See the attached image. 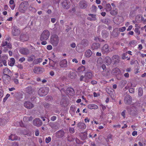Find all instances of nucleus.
<instances>
[{"label":"nucleus","instance_id":"f257e3e1","mask_svg":"<svg viewBox=\"0 0 146 146\" xmlns=\"http://www.w3.org/2000/svg\"><path fill=\"white\" fill-rule=\"evenodd\" d=\"M29 3L27 1H24L21 3L19 5L18 9L19 12L25 13L28 9Z\"/></svg>","mask_w":146,"mask_h":146},{"label":"nucleus","instance_id":"f03ea898","mask_svg":"<svg viewBox=\"0 0 146 146\" xmlns=\"http://www.w3.org/2000/svg\"><path fill=\"white\" fill-rule=\"evenodd\" d=\"M59 41L58 36L55 35H52L50 36V42L54 46H56L58 45Z\"/></svg>","mask_w":146,"mask_h":146},{"label":"nucleus","instance_id":"7ed1b4c3","mask_svg":"<svg viewBox=\"0 0 146 146\" xmlns=\"http://www.w3.org/2000/svg\"><path fill=\"white\" fill-rule=\"evenodd\" d=\"M50 36V33L48 30H45L42 33L40 39L41 41L46 40L48 39Z\"/></svg>","mask_w":146,"mask_h":146},{"label":"nucleus","instance_id":"20e7f679","mask_svg":"<svg viewBox=\"0 0 146 146\" xmlns=\"http://www.w3.org/2000/svg\"><path fill=\"white\" fill-rule=\"evenodd\" d=\"M49 90V88L48 87L41 88L38 90V94L40 96H44L48 94Z\"/></svg>","mask_w":146,"mask_h":146},{"label":"nucleus","instance_id":"39448f33","mask_svg":"<svg viewBox=\"0 0 146 146\" xmlns=\"http://www.w3.org/2000/svg\"><path fill=\"white\" fill-rule=\"evenodd\" d=\"M92 72L90 71L86 72L84 75L85 80L84 81L86 83L88 82H89V80L92 78Z\"/></svg>","mask_w":146,"mask_h":146},{"label":"nucleus","instance_id":"423d86ee","mask_svg":"<svg viewBox=\"0 0 146 146\" xmlns=\"http://www.w3.org/2000/svg\"><path fill=\"white\" fill-rule=\"evenodd\" d=\"M49 60L50 61L49 64V66L48 67L51 69H54L57 71H58V72H59L60 70L58 64H56V63H54L53 65H52L50 63V61H53V60L50 58H49Z\"/></svg>","mask_w":146,"mask_h":146},{"label":"nucleus","instance_id":"0eeeda50","mask_svg":"<svg viewBox=\"0 0 146 146\" xmlns=\"http://www.w3.org/2000/svg\"><path fill=\"white\" fill-rule=\"evenodd\" d=\"M44 71V69L40 67H35L33 69L34 72L37 74H42Z\"/></svg>","mask_w":146,"mask_h":146},{"label":"nucleus","instance_id":"6e6552de","mask_svg":"<svg viewBox=\"0 0 146 146\" xmlns=\"http://www.w3.org/2000/svg\"><path fill=\"white\" fill-rule=\"evenodd\" d=\"M59 66L61 68H66L68 66V62L66 59L61 60L59 63Z\"/></svg>","mask_w":146,"mask_h":146},{"label":"nucleus","instance_id":"1a4fd4ad","mask_svg":"<svg viewBox=\"0 0 146 146\" xmlns=\"http://www.w3.org/2000/svg\"><path fill=\"white\" fill-rule=\"evenodd\" d=\"M33 124L37 127H39L42 125V122L39 118H36L33 120Z\"/></svg>","mask_w":146,"mask_h":146},{"label":"nucleus","instance_id":"9d476101","mask_svg":"<svg viewBox=\"0 0 146 146\" xmlns=\"http://www.w3.org/2000/svg\"><path fill=\"white\" fill-rule=\"evenodd\" d=\"M124 102L126 104H129L132 102V97L129 95L126 96L125 97Z\"/></svg>","mask_w":146,"mask_h":146},{"label":"nucleus","instance_id":"9b49d317","mask_svg":"<svg viewBox=\"0 0 146 146\" xmlns=\"http://www.w3.org/2000/svg\"><path fill=\"white\" fill-rule=\"evenodd\" d=\"M24 106L25 108L28 109H31L34 107L32 103L28 101H25L24 103Z\"/></svg>","mask_w":146,"mask_h":146},{"label":"nucleus","instance_id":"f8f14e48","mask_svg":"<svg viewBox=\"0 0 146 146\" xmlns=\"http://www.w3.org/2000/svg\"><path fill=\"white\" fill-rule=\"evenodd\" d=\"M101 50L103 53H107L110 51L108 45L107 44L104 45L102 47Z\"/></svg>","mask_w":146,"mask_h":146},{"label":"nucleus","instance_id":"ddd939ff","mask_svg":"<svg viewBox=\"0 0 146 146\" xmlns=\"http://www.w3.org/2000/svg\"><path fill=\"white\" fill-rule=\"evenodd\" d=\"M70 5V1L68 0H65L63 1L62 3V5L63 7L66 9H68Z\"/></svg>","mask_w":146,"mask_h":146},{"label":"nucleus","instance_id":"4468645a","mask_svg":"<svg viewBox=\"0 0 146 146\" xmlns=\"http://www.w3.org/2000/svg\"><path fill=\"white\" fill-rule=\"evenodd\" d=\"M19 52L22 54L27 55L29 54V51L27 48H23L20 49Z\"/></svg>","mask_w":146,"mask_h":146},{"label":"nucleus","instance_id":"2eb2a0df","mask_svg":"<svg viewBox=\"0 0 146 146\" xmlns=\"http://www.w3.org/2000/svg\"><path fill=\"white\" fill-rule=\"evenodd\" d=\"M20 33V30L18 29L14 28L13 29L12 31V34L14 36L18 35Z\"/></svg>","mask_w":146,"mask_h":146},{"label":"nucleus","instance_id":"dca6fc26","mask_svg":"<svg viewBox=\"0 0 146 146\" xmlns=\"http://www.w3.org/2000/svg\"><path fill=\"white\" fill-rule=\"evenodd\" d=\"M79 5L80 8L83 9H85L87 6V4L85 1H81L79 3Z\"/></svg>","mask_w":146,"mask_h":146},{"label":"nucleus","instance_id":"f3484780","mask_svg":"<svg viewBox=\"0 0 146 146\" xmlns=\"http://www.w3.org/2000/svg\"><path fill=\"white\" fill-rule=\"evenodd\" d=\"M104 61L105 63L107 65H109L111 63V58L108 56L106 57L104 60Z\"/></svg>","mask_w":146,"mask_h":146},{"label":"nucleus","instance_id":"a211bd4d","mask_svg":"<svg viewBox=\"0 0 146 146\" xmlns=\"http://www.w3.org/2000/svg\"><path fill=\"white\" fill-rule=\"evenodd\" d=\"M11 72V71L8 68H6L4 70L3 73L6 76V77L9 79L10 78V76H8L7 74H9V73Z\"/></svg>","mask_w":146,"mask_h":146},{"label":"nucleus","instance_id":"6ab92c4d","mask_svg":"<svg viewBox=\"0 0 146 146\" xmlns=\"http://www.w3.org/2000/svg\"><path fill=\"white\" fill-rule=\"evenodd\" d=\"M29 38L28 36L26 35H21L20 36V39L22 41H27Z\"/></svg>","mask_w":146,"mask_h":146},{"label":"nucleus","instance_id":"aec40b11","mask_svg":"<svg viewBox=\"0 0 146 146\" xmlns=\"http://www.w3.org/2000/svg\"><path fill=\"white\" fill-rule=\"evenodd\" d=\"M19 139V138L15 135L11 134L9 137V139L12 141L18 140Z\"/></svg>","mask_w":146,"mask_h":146},{"label":"nucleus","instance_id":"412c9836","mask_svg":"<svg viewBox=\"0 0 146 146\" xmlns=\"http://www.w3.org/2000/svg\"><path fill=\"white\" fill-rule=\"evenodd\" d=\"M26 92L29 94H31L33 93V89L31 86H29L26 88L25 89Z\"/></svg>","mask_w":146,"mask_h":146},{"label":"nucleus","instance_id":"4be33fe9","mask_svg":"<svg viewBox=\"0 0 146 146\" xmlns=\"http://www.w3.org/2000/svg\"><path fill=\"white\" fill-rule=\"evenodd\" d=\"M65 133L63 130H61L56 133V135L59 137H62L64 135Z\"/></svg>","mask_w":146,"mask_h":146},{"label":"nucleus","instance_id":"5701e85b","mask_svg":"<svg viewBox=\"0 0 146 146\" xmlns=\"http://www.w3.org/2000/svg\"><path fill=\"white\" fill-rule=\"evenodd\" d=\"M77 126L78 127L82 129H85L86 127V125L83 123H79Z\"/></svg>","mask_w":146,"mask_h":146},{"label":"nucleus","instance_id":"b1692460","mask_svg":"<svg viewBox=\"0 0 146 146\" xmlns=\"http://www.w3.org/2000/svg\"><path fill=\"white\" fill-rule=\"evenodd\" d=\"M88 108L90 109H96L98 108V106L95 104H90L88 106Z\"/></svg>","mask_w":146,"mask_h":146},{"label":"nucleus","instance_id":"393cba45","mask_svg":"<svg viewBox=\"0 0 146 146\" xmlns=\"http://www.w3.org/2000/svg\"><path fill=\"white\" fill-rule=\"evenodd\" d=\"M85 70V68L83 66L79 67L77 70V72L79 74H80L83 72Z\"/></svg>","mask_w":146,"mask_h":146},{"label":"nucleus","instance_id":"a878e982","mask_svg":"<svg viewBox=\"0 0 146 146\" xmlns=\"http://www.w3.org/2000/svg\"><path fill=\"white\" fill-rule=\"evenodd\" d=\"M100 47V44L98 43H93L92 45V48L93 49H97Z\"/></svg>","mask_w":146,"mask_h":146},{"label":"nucleus","instance_id":"bb28decb","mask_svg":"<svg viewBox=\"0 0 146 146\" xmlns=\"http://www.w3.org/2000/svg\"><path fill=\"white\" fill-rule=\"evenodd\" d=\"M117 11L118 9L117 8H115L111 10L110 11V13L112 15H115L117 14Z\"/></svg>","mask_w":146,"mask_h":146},{"label":"nucleus","instance_id":"cd10ccee","mask_svg":"<svg viewBox=\"0 0 146 146\" xmlns=\"http://www.w3.org/2000/svg\"><path fill=\"white\" fill-rule=\"evenodd\" d=\"M92 54V52L90 50H87L85 52V56L87 57H90Z\"/></svg>","mask_w":146,"mask_h":146},{"label":"nucleus","instance_id":"c85d7f7f","mask_svg":"<svg viewBox=\"0 0 146 146\" xmlns=\"http://www.w3.org/2000/svg\"><path fill=\"white\" fill-rule=\"evenodd\" d=\"M105 9L106 12L110 11L111 10V7L110 3H107L105 5Z\"/></svg>","mask_w":146,"mask_h":146},{"label":"nucleus","instance_id":"c756f323","mask_svg":"<svg viewBox=\"0 0 146 146\" xmlns=\"http://www.w3.org/2000/svg\"><path fill=\"white\" fill-rule=\"evenodd\" d=\"M76 76V73L74 72H70L68 74L69 77L72 79L74 78Z\"/></svg>","mask_w":146,"mask_h":146},{"label":"nucleus","instance_id":"7c9ffc66","mask_svg":"<svg viewBox=\"0 0 146 146\" xmlns=\"http://www.w3.org/2000/svg\"><path fill=\"white\" fill-rule=\"evenodd\" d=\"M102 37L104 38H106L109 35L108 33L105 30H103L102 31Z\"/></svg>","mask_w":146,"mask_h":146},{"label":"nucleus","instance_id":"2f4dec72","mask_svg":"<svg viewBox=\"0 0 146 146\" xmlns=\"http://www.w3.org/2000/svg\"><path fill=\"white\" fill-rule=\"evenodd\" d=\"M15 60L13 58H11L10 61L8 62V64L11 66H13L14 64Z\"/></svg>","mask_w":146,"mask_h":146},{"label":"nucleus","instance_id":"473e14b6","mask_svg":"<svg viewBox=\"0 0 146 146\" xmlns=\"http://www.w3.org/2000/svg\"><path fill=\"white\" fill-rule=\"evenodd\" d=\"M112 59L115 63L118 62L119 60V57L118 55H114L112 56Z\"/></svg>","mask_w":146,"mask_h":146},{"label":"nucleus","instance_id":"72a5a7b5","mask_svg":"<svg viewBox=\"0 0 146 146\" xmlns=\"http://www.w3.org/2000/svg\"><path fill=\"white\" fill-rule=\"evenodd\" d=\"M113 73H115L116 74H119L120 72V70L117 68H115L113 69L112 71Z\"/></svg>","mask_w":146,"mask_h":146},{"label":"nucleus","instance_id":"f704fd0d","mask_svg":"<svg viewBox=\"0 0 146 146\" xmlns=\"http://www.w3.org/2000/svg\"><path fill=\"white\" fill-rule=\"evenodd\" d=\"M129 44L131 46L134 47L137 44V42L135 40H132L129 42Z\"/></svg>","mask_w":146,"mask_h":146},{"label":"nucleus","instance_id":"c9c22d12","mask_svg":"<svg viewBox=\"0 0 146 146\" xmlns=\"http://www.w3.org/2000/svg\"><path fill=\"white\" fill-rule=\"evenodd\" d=\"M60 104L62 106L65 107L67 106V102L65 100H62L60 102Z\"/></svg>","mask_w":146,"mask_h":146},{"label":"nucleus","instance_id":"e433bc0d","mask_svg":"<svg viewBox=\"0 0 146 146\" xmlns=\"http://www.w3.org/2000/svg\"><path fill=\"white\" fill-rule=\"evenodd\" d=\"M74 93L73 89L72 88H68L67 90V93L70 95L73 94Z\"/></svg>","mask_w":146,"mask_h":146},{"label":"nucleus","instance_id":"4c0bfd02","mask_svg":"<svg viewBox=\"0 0 146 146\" xmlns=\"http://www.w3.org/2000/svg\"><path fill=\"white\" fill-rule=\"evenodd\" d=\"M134 32L137 35H139L140 34V32L139 28H136L135 29Z\"/></svg>","mask_w":146,"mask_h":146},{"label":"nucleus","instance_id":"58836bf2","mask_svg":"<svg viewBox=\"0 0 146 146\" xmlns=\"http://www.w3.org/2000/svg\"><path fill=\"white\" fill-rule=\"evenodd\" d=\"M118 35V34L115 30H114L111 34V35L114 37H117Z\"/></svg>","mask_w":146,"mask_h":146},{"label":"nucleus","instance_id":"ea45409f","mask_svg":"<svg viewBox=\"0 0 146 146\" xmlns=\"http://www.w3.org/2000/svg\"><path fill=\"white\" fill-rule=\"evenodd\" d=\"M89 15L91 16V18H90V19L91 20H95L96 19L95 15L94 14H89Z\"/></svg>","mask_w":146,"mask_h":146},{"label":"nucleus","instance_id":"a19ab883","mask_svg":"<svg viewBox=\"0 0 146 146\" xmlns=\"http://www.w3.org/2000/svg\"><path fill=\"white\" fill-rule=\"evenodd\" d=\"M126 29V28L125 27H123L119 29V31L121 32H123Z\"/></svg>","mask_w":146,"mask_h":146},{"label":"nucleus","instance_id":"79ce46f5","mask_svg":"<svg viewBox=\"0 0 146 146\" xmlns=\"http://www.w3.org/2000/svg\"><path fill=\"white\" fill-rule=\"evenodd\" d=\"M139 95L141 96L143 94V90L141 88H139L138 91Z\"/></svg>","mask_w":146,"mask_h":146},{"label":"nucleus","instance_id":"37998d69","mask_svg":"<svg viewBox=\"0 0 146 146\" xmlns=\"http://www.w3.org/2000/svg\"><path fill=\"white\" fill-rule=\"evenodd\" d=\"M103 62L102 59L101 58H99L98 60L97 63L98 64H101Z\"/></svg>","mask_w":146,"mask_h":146},{"label":"nucleus","instance_id":"c03bdc74","mask_svg":"<svg viewBox=\"0 0 146 146\" xmlns=\"http://www.w3.org/2000/svg\"><path fill=\"white\" fill-rule=\"evenodd\" d=\"M10 94H7L6 95L5 97L4 98L3 100V102H5L7 100V98L10 96Z\"/></svg>","mask_w":146,"mask_h":146},{"label":"nucleus","instance_id":"a18cd8bd","mask_svg":"<svg viewBox=\"0 0 146 146\" xmlns=\"http://www.w3.org/2000/svg\"><path fill=\"white\" fill-rule=\"evenodd\" d=\"M81 43L84 45H85L87 43V40L86 39L82 40L81 42Z\"/></svg>","mask_w":146,"mask_h":146},{"label":"nucleus","instance_id":"49530a36","mask_svg":"<svg viewBox=\"0 0 146 146\" xmlns=\"http://www.w3.org/2000/svg\"><path fill=\"white\" fill-rule=\"evenodd\" d=\"M23 119L24 120L27 119L28 121H30L32 120L33 118L31 116H30V117H24Z\"/></svg>","mask_w":146,"mask_h":146},{"label":"nucleus","instance_id":"de8ad7c7","mask_svg":"<svg viewBox=\"0 0 146 146\" xmlns=\"http://www.w3.org/2000/svg\"><path fill=\"white\" fill-rule=\"evenodd\" d=\"M51 140V138L50 137H49L48 138H46L45 139L46 142L47 143H49Z\"/></svg>","mask_w":146,"mask_h":146},{"label":"nucleus","instance_id":"09e8293b","mask_svg":"<svg viewBox=\"0 0 146 146\" xmlns=\"http://www.w3.org/2000/svg\"><path fill=\"white\" fill-rule=\"evenodd\" d=\"M69 131L70 133H73L75 132L74 129L73 128L70 127L69 129Z\"/></svg>","mask_w":146,"mask_h":146},{"label":"nucleus","instance_id":"8fccbe9b","mask_svg":"<svg viewBox=\"0 0 146 146\" xmlns=\"http://www.w3.org/2000/svg\"><path fill=\"white\" fill-rule=\"evenodd\" d=\"M42 61V59L41 58H39L38 59H37L36 61H35V62L36 64H38L40 62H41Z\"/></svg>","mask_w":146,"mask_h":146},{"label":"nucleus","instance_id":"3c124183","mask_svg":"<svg viewBox=\"0 0 146 146\" xmlns=\"http://www.w3.org/2000/svg\"><path fill=\"white\" fill-rule=\"evenodd\" d=\"M29 10L30 11H33L34 10H35V11H36V10L32 6H30L29 7V6L28 8Z\"/></svg>","mask_w":146,"mask_h":146},{"label":"nucleus","instance_id":"603ef678","mask_svg":"<svg viewBox=\"0 0 146 146\" xmlns=\"http://www.w3.org/2000/svg\"><path fill=\"white\" fill-rule=\"evenodd\" d=\"M7 42L6 41H3L2 42L1 46H7Z\"/></svg>","mask_w":146,"mask_h":146},{"label":"nucleus","instance_id":"864d4df0","mask_svg":"<svg viewBox=\"0 0 146 146\" xmlns=\"http://www.w3.org/2000/svg\"><path fill=\"white\" fill-rule=\"evenodd\" d=\"M127 55V53H124L123 54L122 56V58L123 59H125L126 58V56Z\"/></svg>","mask_w":146,"mask_h":146},{"label":"nucleus","instance_id":"5fc2aeb1","mask_svg":"<svg viewBox=\"0 0 146 146\" xmlns=\"http://www.w3.org/2000/svg\"><path fill=\"white\" fill-rule=\"evenodd\" d=\"M25 60V58L24 57H22L20 58L19 60V61L20 62H22L23 61H24Z\"/></svg>","mask_w":146,"mask_h":146},{"label":"nucleus","instance_id":"6e6d98bb","mask_svg":"<svg viewBox=\"0 0 146 146\" xmlns=\"http://www.w3.org/2000/svg\"><path fill=\"white\" fill-rule=\"evenodd\" d=\"M125 111L124 110L121 113V115L124 117L125 118Z\"/></svg>","mask_w":146,"mask_h":146},{"label":"nucleus","instance_id":"4d7b16f0","mask_svg":"<svg viewBox=\"0 0 146 146\" xmlns=\"http://www.w3.org/2000/svg\"><path fill=\"white\" fill-rule=\"evenodd\" d=\"M9 49H11V48L12 46L11 44L9 43H7L6 46Z\"/></svg>","mask_w":146,"mask_h":146},{"label":"nucleus","instance_id":"13d9d810","mask_svg":"<svg viewBox=\"0 0 146 146\" xmlns=\"http://www.w3.org/2000/svg\"><path fill=\"white\" fill-rule=\"evenodd\" d=\"M133 26L132 25H130L129 26L128 28L127 29V31L131 30L132 29Z\"/></svg>","mask_w":146,"mask_h":146},{"label":"nucleus","instance_id":"bf43d9fd","mask_svg":"<svg viewBox=\"0 0 146 146\" xmlns=\"http://www.w3.org/2000/svg\"><path fill=\"white\" fill-rule=\"evenodd\" d=\"M129 92L131 93H133L134 92V90L133 88H130L129 90Z\"/></svg>","mask_w":146,"mask_h":146},{"label":"nucleus","instance_id":"052dcab7","mask_svg":"<svg viewBox=\"0 0 146 146\" xmlns=\"http://www.w3.org/2000/svg\"><path fill=\"white\" fill-rule=\"evenodd\" d=\"M52 46L51 45H48L47 46V48L48 50H51L52 49Z\"/></svg>","mask_w":146,"mask_h":146},{"label":"nucleus","instance_id":"680f3d73","mask_svg":"<svg viewBox=\"0 0 146 146\" xmlns=\"http://www.w3.org/2000/svg\"><path fill=\"white\" fill-rule=\"evenodd\" d=\"M137 135V131H134L132 133V135L133 136H135Z\"/></svg>","mask_w":146,"mask_h":146},{"label":"nucleus","instance_id":"e2e57ef3","mask_svg":"<svg viewBox=\"0 0 146 146\" xmlns=\"http://www.w3.org/2000/svg\"><path fill=\"white\" fill-rule=\"evenodd\" d=\"M56 117L55 116H53L52 117H51V120L52 121H54L56 119Z\"/></svg>","mask_w":146,"mask_h":146},{"label":"nucleus","instance_id":"0e129e2a","mask_svg":"<svg viewBox=\"0 0 146 146\" xmlns=\"http://www.w3.org/2000/svg\"><path fill=\"white\" fill-rule=\"evenodd\" d=\"M70 46L72 48H74L76 46V44L75 43H73L70 44Z\"/></svg>","mask_w":146,"mask_h":146},{"label":"nucleus","instance_id":"69168bd1","mask_svg":"<svg viewBox=\"0 0 146 146\" xmlns=\"http://www.w3.org/2000/svg\"><path fill=\"white\" fill-rule=\"evenodd\" d=\"M84 78V77L83 76H81L80 78V81H84L85 80V78Z\"/></svg>","mask_w":146,"mask_h":146},{"label":"nucleus","instance_id":"338daca9","mask_svg":"<svg viewBox=\"0 0 146 146\" xmlns=\"http://www.w3.org/2000/svg\"><path fill=\"white\" fill-rule=\"evenodd\" d=\"M142 46L141 44H140L138 45V48L139 50H141L142 49Z\"/></svg>","mask_w":146,"mask_h":146},{"label":"nucleus","instance_id":"774afa93","mask_svg":"<svg viewBox=\"0 0 146 146\" xmlns=\"http://www.w3.org/2000/svg\"><path fill=\"white\" fill-rule=\"evenodd\" d=\"M91 83L92 84L94 85V84H96L97 83V82L95 80H92L91 82Z\"/></svg>","mask_w":146,"mask_h":146}]
</instances>
